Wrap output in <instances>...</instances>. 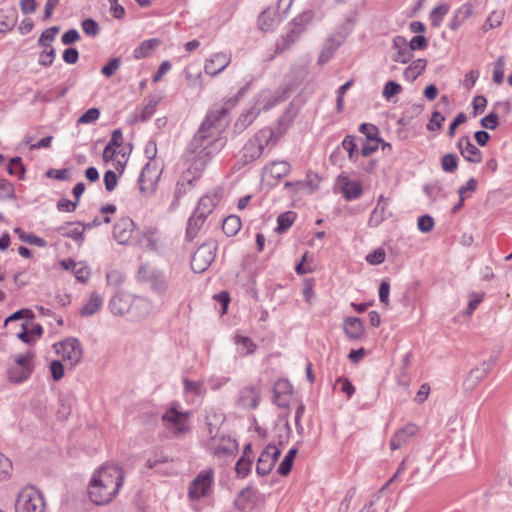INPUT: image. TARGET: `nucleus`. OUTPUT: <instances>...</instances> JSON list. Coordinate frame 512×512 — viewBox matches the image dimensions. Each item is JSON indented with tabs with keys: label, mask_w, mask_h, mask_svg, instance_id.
I'll return each mask as SVG.
<instances>
[{
	"label": "nucleus",
	"mask_w": 512,
	"mask_h": 512,
	"mask_svg": "<svg viewBox=\"0 0 512 512\" xmlns=\"http://www.w3.org/2000/svg\"><path fill=\"white\" fill-rule=\"evenodd\" d=\"M303 33L302 30L292 23L289 24V29L286 35L282 36L276 43V52L282 53L287 50L292 44H294L300 35Z\"/></svg>",
	"instance_id": "29"
},
{
	"label": "nucleus",
	"mask_w": 512,
	"mask_h": 512,
	"mask_svg": "<svg viewBox=\"0 0 512 512\" xmlns=\"http://www.w3.org/2000/svg\"><path fill=\"white\" fill-rule=\"evenodd\" d=\"M14 186L6 179H0V199H14Z\"/></svg>",
	"instance_id": "58"
},
{
	"label": "nucleus",
	"mask_w": 512,
	"mask_h": 512,
	"mask_svg": "<svg viewBox=\"0 0 512 512\" xmlns=\"http://www.w3.org/2000/svg\"><path fill=\"white\" fill-rule=\"evenodd\" d=\"M274 138V131L270 127L260 129L242 147L239 153L238 164L246 166L260 158L264 149Z\"/></svg>",
	"instance_id": "4"
},
{
	"label": "nucleus",
	"mask_w": 512,
	"mask_h": 512,
	"mask_svg": "<svg viewBox=\"0 0 512 512\" xmlns=\"http://www.w3.org/2000/svg\"><path fill=\"white\" fill-rule=\"evenodd\" d=\"M261 401L259 386L248 385L240 389L237 404L243 409H256Z\"/></svg>",
	"instance_id": "13"
},
{
	"label": "nucleus",
	"mask_w": 512,
	"mask_h": 512,
	"mask_svg": "<svg viewBox=\"0 0 512 512\" xmlns=\"http://www.w3.org/2000/svg\"><path fill=\"white\" fill-rule=\"evenodd\" d=\"M158 103L159 99H157L156 97L149 99L148 103L141 110L139 118L137 117V115H134V118L133 120H131V122H136L138 120L141 122L148 121L155 113Z\"/></svg>",
	"instance_id": "44"
},
{
	"label": "nucleus",
	"mask_w": 512,
	"mask_h": 512,
	"mask_svg": "<svg viewBox=\"0 0 512 512\" xmlns=\"http://www.w3.org/2000/svg\"><path fill=\"white\" fill-rule=\"evenodd\" d=\"M251 82L242 86L237 94L229 98L223 106L210 110L201 123L199 129L193 136L188 145V151L194 155L196 161L205 165L210 158L218 153L225 145L223 138L219 134L227 124L226 116L234 108L241 98L249 90Z\"/></svg>",
	"instance_id": "1"
},
{
	"label": "nucleus",
	"mask_w": 512,
	"mask_h": 512,
	"mask_svg": "<svg viewBox=\"0 0 512 512\" xmlns=\"http://www.w3.org/2000/svg\"><path fill=\"white\" fill-rule=\"evenodd\" d=\"M254 496L255 493L251 488L247 487L242 489L234 500L235 507L242 512L252 509L254 506Z\"/></svg>",
	"instance_id": "32"
},
{
	"label": "nucleus",
	"mask_w": 512,
	"mask_h": 512,
	"mask_svg": "<svg viewBox=\"0 0 512 512\" xmlns=\"http://www.w3.org/2000/svg\"><path fill=\"white\" fill-rule=\"evenodd\" d=\"M220 199L221 196L219 192L206 194L199 199L194 211L198 214L203 213V216L207 218L218 205Z\"/></svg>",
	"instance_id": "25"
},
{
	"label": "nucleus",
	"mask_w": 512,
	"mask_h": 512,
	"mask_svg": "<svg viewBox=\"0 0 512 512\" xmlns=\"http://www.w3.org/2000/svg\"><path fill=\"white\" fill-rule=\"evenodd\" d=\"M103 181H104V184H105V189L108 192H112L116 188V186H117L118 177H117L116 173L113 170H107L104 173Z\"/></svg>",
	"instance_id": "64"
},
{
	"label": "nucleus",
	"mask_w": 512,
	"mask_h": 512,
	"mask_svg": "<svg viewBox=\"0 0 512 512\" xmlns=\"http://www.w3.org/2000/svg\"><path fill=\"white\" fill-rule=\"evenodd\" d=\"M385 258H386V253H385L384 249L377 248L372 253H369L366 256V261L370 265H379L385 261Z\"/></svg>",
	"instance_id": "62"
},
{
	"label": "nucleus",
	"mask_w": 512,
	"mask_h": 512,
	"mask_svg": "<svg viewBox=\"0 0 512 512\" xmlns=\"http://www.w3.org/2000/svg\"><path fill=\"white\" fill-rule=\"evenodd\" d=\"M241 226L242 223L239 216L229 215L223 220L222 230L227 236L232 237L240 231Z\"/></svg>",
	"instance_id": "37"
},
{
	"label": "nucleus",
	"mask_w": 512,
	"mask_h": 512,
	"mask_svg": "<svg viewBox=\"0 0 512 512\" xmlns=\"http://www.w3.org/2000/svg\"><path fill=\"white\" fill-rule=\"evenodd\" d=\"M161 171L156 167L155 163L148 162L143 167L138 183L139 189L142 193L152 194L157 188V184L160 178Z\"/></svg>",
	"instance_id": "9"
},
{
	"label": "nucleus",
	"mask_w": 512,
	"mask_h": 512,
	"mask_svg": "<svg viewBox=\"0 0 512 512\" xmlns=\"http://www.w3.org/2000/svg\"><path fill=\"white\" fill-rule=\"evenodd\" d=\"M457 148L466 161L470 163H480L482 161V152L471 142L469 136L460 137Z\"/></svg>",
	"instance_id": "16"
},
{
	"label": "nucleus",
	"mask_w": 512,
	"mask_h": 512,
	"mask_svg": "<svg viewBox=\"0 0 512 512\" xmlns=\"http://www.w3.org/2000/svg\"><path fill=\"white\" fill-rule=\"evenodd\" d=\"M188 412H180L177 409L171 407L166 410L162 415V421L166 422L167 428L172 431L174 436L178 437L189 431L188 426Z\"/></svg>",
	"instance_id": "8"
},
{
	"label": "nucleus",
	"mask_w": 512,
	"mask_h": 512,
	"mask_svg": "<svg viewBox=\"0 0 512 512\" xmlns=\"http://www.w3.org/2000/svg\"><path fill=\"white\" fill-rule=\"evenodd\" d=\"M121 60L118 57L111 58L106 65L101 69L102 74L105 77H111L119 69Z\"/></svg>",
	"instance_id": "57"
},
{
	"label": "nucleus",
	"mask_w": 512,
	"mask_h": 512,
	"mask_svg": "<svg viewBox=\"0 0 512 512\" xmlns=\"http://www.w3.org/2000/svg\"><path fill=\"white\" fill-rule=\"evenodd\" d=\"M87 229L84 222H66V237L81 245L84 241V232Z\"/></svg>",
	"instance_id": "33"
},
{
	"label": "nucleus",
	"mask_w": 512,
	"mask_h": 512,
	"mask_svg": "<svg viewBox=\"0 0 512 512\" xmlns=\"http://www.w3.org/2000/svg\"><path fill=\"white\" fill-rule=\"evenodd\" d=\"M497 357L491 356L487 361H483L478 367L472 369L465 382L464 385L467 389H473L480 381H482L492 367L496 364Z\"/></svg>",
	"instance_id": "14"
},
{
	"label": "nucleus",
	"mask_w": 512,
	"mask_h": 512,
	"mask_svg": "<svg viewBox=\"0 0 512 512\" xmlns=\"http://www.w3.org/2000/svg\"><path fill=\"white\" fill-rule=\"evenodd\" d=\"M161 40L157 38H151L144 40L139 46L133 50V57L136 60L145 59L149 57L152 52L159 47Z\"/></svg>",
	"instance_id": "31"
},
{
	"label": "nucleus",
	"mask_w": 512,
	"mask_h": 512,
	"mask_svg": "<svg viewBox=\"0 0 512 512\" xmlns=\"http://www.w3.org/2000/svg\"><path fill=\"white\" fill-rule=\"evenodd\" d=\"M444 121L445 117L439 111H434L427 124V129L429 131L439 130L442 127Z\"/></svg>",
	"instance_id": "63"
},
{
	"label": "nucleus",
	"mask_w": 512,
	"mask_h": 512,
	"mask_svg": "<svg viewBox=\"0 0 512 512\" xmlns=\"http://www.w3.org/2000/svg\"><path fill=\"white\" fill-rule=\"evenodd\" d=\"M258 115V112L253 107L243 111L238 117L235 127L241 131L246 129L254 122Z\"/></svg>",
	"instance_id": "41"
},
{
	"label": "nucleus",
	"mask_w": 512,
	"mask_h": 512,
	"mask_svg": "<svg viewBox=\"0 0 512 512\" xmlns=\"http://www.w3.org/2000/svg\"><path fill=\"white\" fill-rule=\"evenodd\" d=\"M138 276L140 279L148 282L151 289L158 294H164L168 288L167 279L161 271L150 270L142 265L138 270Z\"/></svg>",
	"instance_id": "11"
},
{
	"label": "nucleus",
	"mask_w": 512,
	"mask_h": 512,
	"mask_svg": "<svg viewBox=\"0 0 512 512\" xmlns=\"http://www.w3.org/2000/svg\"><path fill=\"white\" fill-rule=\"evenodd\" d=\"M45 508L41 492L33 486L23 488L15 501L16 512H45Z\"/></svg>",
	"instance_id": "5"
},
{
	"label": "nucleus",
	"mask_w": 512,
	"mask_h": 512,
	"mask_svg": "<svg viewBox=\"0 0 512 512\" xmlns=\"http://www.w3.org/2000/svg\"><path fill=\"white\" fill-rule=\"evenodd\" d=\"M14 232L18 235L19 239L22 242L28 243L30 245H35L38 247L46 246V241L43 238L38 237L34 234H28L19 227L14 228Z\"/></svg>",
	"instance_id": "45"
},
{
	"label": "nucleus",
	"mask_w": 512,
	"mask_h": 512,
	"mask_svg": "<svg viewBox=\"0 0 512 512\" xmlns=\"http://www.w3.org/2000/svg\"><path fill=\"white\" fill-rule=\"evenodd\" d=\"M480 125L484 129H490V130L496 129L499 125L498 114L495 113L494 111H491L489 114H487L480 120Z\"/></svg>",
	"instance_id": "55"
},
{
	"label": "nucleus",
	"mask_w": 512,
	"mask_h": 512,
	"mask_svg": "<svg viewBox=\"0 0 512 512\" xmlns=\"http://www.w3.org/2000/svg\"><path fill=\"white\" fill-rule=\"evenodd\" d=\"M206 219L207 218L203 216V213L198 214L193 211L192 215L188 218L186 225L185 239L187 241L191 242L195 239Z\"/></svg>",
	"instance_id": "27"
},
{
	"label": "nucleus",
	"mask_w": 512,
	"mask_h": 512,
	"mask_svg": "<svg viewBox=\"0 0 512 512\" xmlns=\"http://www.w3.org/2000/svg\"><path fill=\"white\" fill-rule=\"evenodd\" d=\"M191 180H188L187 182L178 181L175 185L173 199L171 201V204L168 208L169 212L175 211L179 204L180 199L187 193L188 187L191 185Z\"/></svg>",
	"instance_id": "38"
},
{
	"label": "nucleus",
	"mask_w": 512,
	"mask_h": 512,
	"mask_svg": "<svg viewBox=\"0 0 512 512\" xmlns=\"http://www.w3.org/2000/svg\"><path fill=\"white\" fill-rule=\"evenodd\" d=\"M450 6L447 3H442L436 7H434L429 15L431 25L433 27H439L444 19V17L449 12Z\"/></svg>",
	"instance_id": "42"
},
{
	"label": "nucleus",
	"mask_w": 512,
	"mask_h": 512,
	"mask_svg": "<svg viewBox=\"0 0 512 512\" xmlns=\"http://www.w3.org/2000/svg\"><path fill=\"white\" fill-rule=\"evenodd\" d=\"M417 227L420 232L428 233L434 227V219L428 214L422 215L418 218Z\"/></svg>",
	"instance_id": "60"
},
{
	"label": "nucleus",
	"mask_w": 512,
	"mask_h": 512,
	"mask_svg": "<svg viewBox=\"0 0 512 512\" xmlns=\"http://www.w3.org/2000/svg\"><path fill=\"white\" fill-rule=\"evenodd\" d=\"M231 62L229 54L220 52L215 53L210 59L206 60L204 71L206 74L216 76L221 73Z\"/></svg>",
	"instance_id": "21"
},
{
	"label": "nucleus",
	"mask_w": 512,
	"mask_h": 512,
	"mask_svg": "<svg viewBox=\"0 0 512 512\" xmlns=\"http://www.w3.org/2000/svg\"><path fill=\"white\" fill-rule=\"evenodd\" d=\"M392 46L396 50L392 58L394 62L406 64L412 60L413 50L404 36H395L392 40Z\"/></svg>",
	"instance_id": "17"
},
{
	"label": "nucleus",
	"mask_w": 512,
	"mask_h": 512,
	"mask_svg": "<svg viewBox=\"0 0 512 512\" xmlns=\"http://www.w3.org/2000/svg\"><path fill=\"white\" fill-rule=\"evenodd\" d=\"M504 67L505 59L503 56H499L494 63L493 70V81L496 84H502L504 81Z\"/></svg>",
	"instance_id": "51"
},
{
	"label": "nucleus",
	"mask_w": 512,
	"mask_h": 512,
	"mask_svg": "<svg viewBox=\"0 0 512 512\" xmlns=\"http://www.w3.org/2000/svg\"><path fill=\"white\" fill-rule=\"evenodd\" d=\"M441 168L447 173H453L458 168V157L454 153H447L441 158Z\"/></svg>",
	"instance_id": "49"
},
{
	"label": "nucleus",
	"mask_w": 512,
	"mask_h": 512,
	"mask_svg": "<svg viewBox=\"0 0 512 512\" xmlns=\"http://www.w3.org/2000/svg\"><path fill=\"white\" fill-rule=\"evenodd\" d=\"M217 248V243L214 240H208L201 244L192 255L191 269L195 273L206 271L215 259Z\"/></svg>",
	"instance_id": "7"
},
{
	"label": "nucleus",
	"mask_w": 512,
	"mask_h": 512,
	"mask_svg": "<svg viewBox=\"0 0 512 512\" xmlns=\"http://www.w3.org/2000/svg\"><path fill=\"white\" fill-rule=\"evenodd\" d=\"M380 142H383L382 138L368 135V139L361 147V155L363 157L372 155L378 149Z\"/></svg>",
	"instance_id": "47"
},
{
	"label": "nucleus",
	"mask_w": 512,
	"mask_h": 512,
	"mask_svg": "<svg viewBox=\"0 0 512 512\" xmlns=\"http://www.w3.org/2000/svg\"><path fill=\"white\" fill-rule=\"evenodd\" d=\"M169 459L167 456H164V455H155L153 458H149L147 461H146V466L150 469H155L157 472L159 473H166V471L162 470L159 466L161 464H164L166 462H168Z\"/></svg>",
	"instance_id": "59"
},
{
	"label": "nucleus",
	"mask_w": 512,
	"mask_h": 512,
	"mask_svg": "<svg viewBox=\"0 0 512 512\" xmlns=\"http://www.w3.org/2000/svg\"><path fill=\"white\" fill-rule=\"evenodd\" d=\"M100 117V110L98 108H89L79 118V124H90L95 122Z\"/></svg>",
	"instance_id": "56"
},
{
	"label": "nucleus",
	"mask_w": 512,
	"mask_h": 512,
	"mask_svg": "<svg viewBox=\"0 0 512 512\" xmlns=\"http://www.w3.org/2000/svg\"><path fill=\"white\" fill-rule=\"evenodd\" d=\"M295 219L296 213L293 211L281 213L277 217V227L275 228V231L279 234L286 232L292 226Z\"/></svg>",
	"instance_id": "40"
},
{
	"label": "nucleus",
	"mask_w": 512,
	"mask_h": 512,
	"mask_svg": "<svg viewBox=\"0 0 512 512\" xmlns=\"http://www.w3.org/2000/svg\"><path fill=\"white\" fill-rule=\"evenodd\" d=\"M280 455L281 450L275 444L267 445L258 458L256 464V473L259 476L268 475L273 469Z\"/></svg>",
	"instance_id": "10"
},
{
	"label": "nucleus",
	"mask_w": 512,
	"mask_h": 512,
	"mask_svg": "<svg viewBox=\"0 0 512 512\" xmlns=\"http://www.w3.org/2000/svg\"><path fill=\"white\" fill-rule=\"evenodd\" d=\"M283 101H285L283 94L262 90L254 97L252 107L260 114L262 111H268Z\"/></svg>",
	"instance_id": "12"
},
{
	"label": "nucleus",
	"mask_w": 512,
	"mask_h": 512,
	"mask_svg": "<svg viewBox=\"0 0 512 512\" xmlns=\"http://www.w3.org/2000/svg\"><path fill=\"white\" fill-rule=\"evenodd\" d=\"M337 181L345 200L353 201L362 195L363 189L359 181L350 180L345 175H339Z\"/></svg>",
	"instance_id": "19"
},
{
	"label": "nucleus",
	"mask_w": 512,
	"mask_h": 512,
	"mask_svg": "<svg viewBox=\"0 0 512 512\" xmlns=\"http://www.w3.org/2000/svg\"><path fill=\"white\" fill-rule=\"evenodd\" d=\"M427 66V60L419 58L414 61L404 70V77L408 81L416 80L425 70Z\"/></svg>",
	"instance_id": "36"
},
{
	"label": "nucleus",
	"mask_w": 512,
	"mask_h": 512,
	"mask_svg": "<svg viewBox=\"0 0 512 512\" xmlns=\"http://www.w3.org/2000/svg\"><path fill=\"white\" fill-rule=\"evenodd\" d=\"M401 91H402V86L399 83H397L393 80H389L384 85L382 94H383L384 98L389 100V99L393 98L394 96H396L397 94H399Z\"/></svg>",
	"instance_id": "53"
},
{
	"label": "nucleus",
	"mask_w": 512,
	"mask_h": 512,
	"mask_svg": "<svg viewBox=\"0 0 512 512\" xmlns=\"http://www.w3.org/2000/svg\"><path fill=\"white\" fill-rule=\"evenodd\" d=\"M278 12L275 8H266L258 16V27L264 32L274 29Z\"/></svg>",
	"instance_id": "30"
},
{
	"label": "nucleus",
	"mask_w": 512,
	"mask_h": 512,
	"mask_svg": "<svg viewBox=\"0 0 512 512\" xmlns=\"http://www.w3.org/2000/svg\"><path fill=\"white\" fill-rule=\"evenodd\" d=\"M135 231V223L129 217L119 219L113 227V236L119 244H127Z\"/></svg>",
	"instance_id": "15"
},
{
	"label": "nucleus",
	"mask_w": 512,
	"mask_h": 512,
	"mask_svg": "<svg viewBox=\"0 0 512 512\" xmlns=\"http://www.w3.org/2000/svg\"><path fill=\"white\" fill-rule=\"evenodd\" d=\"M33 357L34 353L32 351H27L26 353L18 354L14 357L17 367L21 369V376H14V370H9V378L11 381L20 383L30 376L32 369L29 363Z\"/></svg>",
	"instance_id": "20"
},
{
	"label": "nucleus",
	"mask_w": 512,
	"mask_h": 512,
	"mask_svg": "<svg viewBox=\"0 0 512 512\" xmlns=\"http://www.w3.org/2000/svg\"><path fill=\"white\" fill-rule=\"evenodd\" d=\"M83 356V348L80 341L77 338H66V361H68L71 367L77 365Z\"/></svg>",
	"instance_id": "26"
},
{
	"label": "nucleus",
	"mask_w": 512,
	"mask_h": 512,
	"mask_svg": "<svg viewBox=\"0 0 512 512\" xmlns=\"http://www.w3.org/2000/svg\"><path fill=\"white\" fill-rule=\"evenodd\" d=\"M418 431V426L413 423H409L398 429L390 440V449L394 451L401 448L403 445L407 444Z\"/></svg>",
	"instance_id": "18"
},
{
	"label": "nucleus",
	"mask_w": 512,
	"mask_h": 512,
	"mask_svg": "<svg viewBox=\"0 0 512 512\" xmlns=\"http://www.w3.org/2000/svg\"><path fill=\"white\" fill-rule=\"evenodd\" d=\"M103 305V298L97 292H92L87 302L82 306L80 314L82 316H92L97 313Z\"/></svg>",
	"instance_id": "34"
},
{
	"label": "nucleus",
	"mask_w": 512,
	"mask_h": 512,
	"mask_svg": "<svg viewBox=\"0 0 512 512\" xmlns=\"http://www.w3.org/2000/svg\"><path fill=\"white\" fill-rule=\"evenodd\" d=\"M347 337L351 340H358L364 334V324L358 317H347L343 324Z\"/></svg>",
	"instance_id": "28"
},
{
	"label": "nucleus",
	"mask_w": 512,
	"mask_h": 512,
	"mask_svg": "<svg viewBox=\"0 0 512 512\" xmlns=\"http://www.w3.org/2000/svg\"><path fill=\"white\" fill-rule=\"evenodd\" d=\"M474 7L470 2L464 3L457 8L448 23L449 29L456 31L468 18L473 15Z\"/></svg>",
	"instance_id": "23"
},
{
	"label": "nucleus",
	"mask_w": 512,
	"mask_h": 512,
	"mask_svg": "<svg viewBox=\"0 0 512 512\" xmlns=\"http://www.w3.org/2000/svg\"><path fill=\"white\" fill-rule=\"evenodd\" d=\"M67 271H70L76 281L80 283H86L91 276V270L85 262H75L73 259L66 260Z\"/></svg>",
	"instance_id": "24"
},
{
	"label": "nucleus",
	"mask_w": 512,
	"mask_h": 512,
	"mask_svg": "<svg viewBox=\"0 0 512 512\" xmlns=\"http://www.w3.org/2000/svg\"><path fill=\"white\" fill-rule=\"evenodd\" d=\"M293 387L287 380H278L273 386V403L280 408L288 406V398L292 394Z\"/></svg>",
	"instance_id": "22"
},
{
	"label": "nucleus",
	"mask_w": 512,
	"mask_h": 512,
	"mask_svg": "<svg viewBox=\"0 0 512 512\" xmlns=\"http://www.w3.org/2000/svg\"><path fill=\"white\" fill-rule=\"evenodd\" d=\"M253 458L240 457L235 465V472L238 478H245L251 473Z\"/></svg>",
	"instance_id": "46"
},
{
	"label": "nucleus",
	"mask_w": 512,
	"mask_h": 512,
	"mask_svg": "<svg viewBox=\"0 0 512 512\" xmlns=\"http://www.w3.org/2000/svg\"><path fill=\"white\" fill-rule=\"evenodd\" d=\"M504 16L505 13L502 10L491 12L481 27L482 31L486 33L493 28L499 27L503 22Z\"/></svg>",
	"instance_id": "43"
},
{
	"label": "nucleus",
	"mask_w": 512,
	"mask_h": 512,
	"mask_svg": "<svg viewBox=\"0 0 512 512\" xmlns=\"http://www.w3.org/2000/svg\"><path fill=\"white\" fill-rule=\"evenodd\" d=\"M342 37L341 36H329L324 45H323V50L326 51V52H329L331 53L332 55H334L335 51L340 47V45L342 44Z\"/></svg>",
	"instance_id": "61"
},
{
	"label": "nucleus",
	"mask_w": 512,
	"mask_h": 512,
	"mask_svg": "<svg viewBox=\"0 0 512 512\" xmlns=\"http://www.w3.org/2000/svg\"><path fill=\"white\" fill-rule=\"evenodd\" d=\"M297 452L298 449L296 447H292L284 456L283 460L281 461L277 468V472L281 476H287L291 472Z\"/></svg>",
	"instance_id": "39"
},
{
	"label": "nucleus",
	"mask_w": 512,
	"mask_h": 512,
	"mask_svg": "<svg viewBox=\"0 0 512 512\" xmlns=\"http://www.w3.org/2000/svg\"><path fill=\"white\" fill-rule=\"evenodd\" d=\"M265 171L271 177L280 180L290 173L291 165L287 161H273L265 167Z\"/></svg>",
	"instance_id": "35"
},
{
	"label": "nucleus",
	"mask_w": 512,
	"mask_h": 512,
	"mask_svg": "<svg viewBox=\"0 0 512 512\" xmlns=\"http://www.w3.org/2000/svg\"><path fill=\"white\" fill-rule=\"evenodd\" d=\"M112 314L123 316L130 314L132 319L138 320L148 313V303L141 297H132L129 294L118 292L109 301Z\"/></svg>",
	"instance_id": "3"
},
{
	"label": "nucleus",
	"mask_w": 512,
	"mask_h": 512,
	"mask_svg": "<svg viewBox=\"0 0 512 512\" xmlns=\"http://www.w3.org/2000/svg\"><path fill=\"white\" fill-rule=\"evenodd\" d=\"M314 18V12L312 10H305L299 15H297L291 23L303 32L305 31L306 27L311 23V21Z\"/></svg>",
	"instance_id": "48"
},
{
	"label": "nucleus",
	"mask_w": 512,
	"mask_h": 512,
	"mask_svg": "<svg viewBox=\"0 0 512 512\" xmlns=\"http://www.w3.org/2000/svg\"><path fill=\"white\" fill-rule=\"evenodd\" d=\"M8 173L10 175H15L19 179H22L24 177L25 168L21 162L20 157H14L10 160V163L8 165Z\"/></svg>",
	"instance_id": "52"
},
{
	"label": "nucleus",
	"mask_w": 512,
	"mask_h": 512,
	"mask_svg": "<svg viewBox=\"0 0 512 512\" xmlns=\"http://www.w3.org/2000/svg\"><path fill=\"white\" fill-rule=\"evenodd\" d=\"M214 470L208 468L200 471L188 486V497L192 501H199L213 493Z\"/></svg>",
	"instance_id": "6"
},
{
	"label": "nucleus",
	"mask_w": 512,
	"mask_h": 512,
	"mask_svg": "<svg viewBox=\"0 0 512 512\" xmlns=\"http://www.w3.org/2000/svg\"><path fill=\"white\" fill-rule=\"evenodd\" d=\"M82 29L87 36L96 37L100 32L99 24L92 18L82 21Z\"/></svg>",
	"instance_id": "54"
},
{
	"label": "nucleus",
	"mask_w": 512,
	"mask_h": 512,
	"mask_svg": "<svg viewBox=\"0 0 512 512\" xmlns=\"http://www.w3.org/2000/svg\"><path fill=\"white\" fill-rule=\"evenodd\" d=\"M124 482L123 470L114 465H103L95 471L89 484V498L98 506L110 503Z\"/></svg>",
	"instance_id": "2"
},
{
	"label": "nucleus",
	"mask_w": 512,
	"mask_h": 512,
	"mask_svg": "<svg viewBox=\"0 0 512 512\" xmlns=\"http://www.w3.org/2000/svg\"><path fill=\"white\" fill-rule=\"evenodd\" d=\"M342 147L348 152V157L351 161H355L358 157L357 144L355 137L347 135L342 141Z\"/></svg>",
	"instance_id": "50"
}]
</instances>
